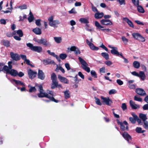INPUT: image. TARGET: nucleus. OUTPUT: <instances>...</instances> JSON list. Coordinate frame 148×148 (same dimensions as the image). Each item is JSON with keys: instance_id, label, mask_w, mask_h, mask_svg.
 I'll list each match as a JSON object with an SVG mask.
<instances>
[{"instance_id": "obj_1", "label": "nucleus", "mask_w": 148, "mask_h": 148, "mask_svg": "<svg viewBox=\"0 0 148 148\" xmlns=\"http://www.w3.org/2000/svg\"><path fill=\"white\" fill-rule=\"evenodd\" d=\"M36 86L39 88L38 91L40 92L37 94V96L39 97L43 98L45 97L49 99L50 100L55 103L59 102V101L58 100L55 99L53 97L49 96L47 93L44 92V90L43 89L42 86L41 85H36Z\"/></svg>"}, {"instance_id": "obj_2", "label": "nucleus", "mask_w": 148, "mask_h": 148, "mask_svg": "<svg viewBox=\"0 0 148 148\" xmlns=\"http://www.w3.org/2000/svg\"><path fill=\"white\" fill-rule=\"evenodd\" d=\"M78 60L82 65V68L87 72H89L90 71V68L89 67L87 66H88V64L86 62L80 57L78 58Z\"/></svg>"}, {"instance_id": "obj_3", "label": "nucleus", "mask_w": 148, "mask_h": 148, "mask_svg": "<svg viewBox=\"0 0 148 148\" xmlns=\"http://www.w3.org/2000/svg\"><path fill=\"white\" fill-rule=\"evenodd\" d=\"M133 38L136 40L142 42L145 41V39L141 34L138 33H134L132 34Z\"/></svg>"}, {"instance_id": "obj_4", "label": "nucleus", "mask_w": 148, "mask_h": 148, "mask_svg": "<svg viewBox=\"0 0 148 148\" xmlns=\"http://www.w3.org/2000/svg\"><path fill=\"white\" fill-rule=\"evenodd\" d=\"M35 41L39 44H43V45L45 47L47 46L50 47L51 45L50 43L48 42L47 40L45 38H42L41 39H38L35 40Z\"/></svg>"}, {"instance_id": "obj_5", "label": "nucleus", "mask_w": 148, "mask_h": 148, "mask_svg": "<svg viewBox=\"0 0 148 148\" xmlns=\"http://www.w3.org/2000/svg\"><path fill=\"white\" fill-rule=\"evenodd\" d=\"M101 98L102 100V102L103 104L105 103L108 106H110L112 103V101L108 97L106 98L101 96Z\"/></svg>"}, {"instance_id": "obj_6", "label": "nucleus", "mask_w": 148, "mask_h": 148, "mask_svg": "<svg viewBox=\"0 0 148 148\" xmlns=\"http://www.w3.org/2000/svg\"><path fill=\"white\" fill-rule=\"evenodd\" d=\"M124 139L129 142L130 140H132V138L131 136L127 132H125L121 134Z\"/></svg>"}, {"instance_id": "obj_7", "label": "nucleus", "mask_w": 148, "mask_h": 148, "mask_svg": "<svg viewBox=\"0 0 148 148\" xmlns=\"http://www.w3.org/2000/svg\"><path fill=\"white\" fill-rule=\"evenodd\" d=\"M28 74L29 78L32 79L36 77L37 73L33 71L32 69H30L28 71Z\"/></svg>"}, {"instance_id": "obj_8", "label": "nucleus", "mask_w": 148, "mask_h": 148, "mask_svg": "<svg viewBox=\"0 0 148 148\" xmlns=\"http://www.w3.org/2000/svg\"><path fill=\"white\" fill-rule=\"evenodd\" d=\"M12 63V61H9L8 63V66L6 65H4L3 66V69H4V70L6 71V73L7 72L9 71L10 69H12V66L11 64Z\"/></svg>"}, {"instance_id": "obj_9", "label": "nucleus", "mask_w": 148, "mask_h": 148, "mask_svg": "<svg viewBox=\"0 0 148 148\" xmlns=\"http://www.w3.org/2000/svg\"><path fill=\"white\" fill-rule=\"evenodd\" d=\"M11 57L14 60L17 61L20 60V56L17 53H14L13 52L10 53Z\"/></svg>"}, {"instance_id": "obj_10", "label": "nucleus", "mask_w": 148, "mask_h": 148, "mask_svg": "<svg viewBox=\"0 0 148 148\" xmlns=\"http://www.w3.org/2000/svg\"><path fill=\"white\" fill-rule=\"evenodd\" d=\"M136 92L138 94L142 96H145L146 95L145 90L141 88H136Z\"/></svg>"}, {"instance_id": "obj_11", "label": "nucleus", "mask_w": 148, "mask_h": 148, "mask_svg": "<svg viewBox=\"0 0 148 148\" xmlns=\"http://www.w3.org/2000/svg\"><path fill=\"white\" fill-rule=\"evenodd\" d=\"M100 22L102 25H105L112 24V22L109 19H103Z\"/></svg>"}, {"instance_id": "obj_12", "label": "nucleus", "mask_w": 148, "mask_h": 148, "mask_svg": "<svg viewBox=\"0 0 148 148\" xmlns=\"http://www.w3.org/2000/svg\"><path fill=\"white\" fill-rule=\"evenodd\" d=\"M42 62L43 64L45 65L52 64L55 65L56 64L55 62L53 60H51L49 59L43 60Z\"/></svg>"}, {"instance_id": "obj_13", "label": "nucleus", "mask_w": 148, "mask_h": 148, "mask_svg": "<svg viewBox=\"0 0 148 148\" xmlns=\"http://www.w3.org/2000/svg\"><path fill=\"white\" fill-rule=\"evenodd\" d=\"M45 75L42 70L39 69L38 73V78L42 80L44 79Z\"/></svg>"}, {"instance_id": "obj_14", "label": "nucleus", "mask_w": 148, "mask_h": 148, "mask_svg": "<svg viewBox=\"0 0 148 148\" xmlns=\"http://www.w3.org/2000/svg\"><path fill=\"white\" fill-rule=\"evenodd\" d=\"M58 78L62 82L66 84H68L69 83V80L67 78L65 77H62L60 75H58Z\"/></svg>"}, {"instance_id": "obj_15", "label": "nucleus", "mask_w": 148, "mask_h": 148, "mask_svg": "<svg viewBox=\"0 0 148 148\" xmlns=\"http://www.w3.org/2000/svg\"><path fill=\"white\" fill-rule=\"evenodd\" d=\"M6 73L11 75L12 76L16 77L18 76V72L15 69H12L9 71L7 72Z\"/></svg>"}, {"instance_id": "obj_16", "label": "nucleus", "mask_w": 148, "mask_h": 148, "mask_svg": "<svg viewBox=\"0 0 148 148\" xmlns=\"http://www.w3.org/2000/svg\"><path fill=\"white\" fill-rule=\"evenodd\" d=\"M130 103L132 108L133 109H136L137 108H139L140 107L139 105H137L134 103V102L132 100H130Z\"/></svg>"}, {"instance_id": "obj_17", "label": "nucleus", "mask_w": 148, "mask_h": 148, "mask_svg": "<svg viewBox=\"0 0 148 148\" xmlns=\"http://www.w3.org/2000/svg\"><path fill=\"white\" fill-rule=\"evenodd\" d=\"M47 52L49 54L55 57L59 62H60L61 61L60 59L58 58L57 55L55 54L53 52H51L50 50H47Z\"/></svg>"}, {"instance_id": "obj_18", "label": "nucleus", "mask_w": 148, "mask_h": 148, "mask_svg": "<svg viewBox=\"0 0 148 148\" xmlns=\"http://www.w3.org/2000/svg\"><path fill=\"white\" fill-rule=\"evenodd\" d=\"M1 43L4 46L7 47H9L10 46V41L8 40L3 39L1 40Z\"/></svg>"}, {"instance_id": "obj_19", "label": "nucleus", "mask_w": 148, "mask_h": 148, "mask_svg": "<svg viewBox=\"0 0 148 148\" xmlns=\"http://www.w3.org/2000/svg\"><path fill=\"white\" fill-rule=\"evenodd\" d=\"M103 15L104 14L103 12L99 13L98 12L95 13L94 15V17L97 19L101 18L103 17Z\"/></svg>"}, {"instance_id": "obj_20", "label": "nucleus", "mask_w": 148, "mask_h": 148, "mask_svg": "<svg viewBox=\"0 0 148 148\" xmlns=\"http://www.w3.org/2000/svg\"><path fill=\"white\" fill-rule=\"evenodd\" d=\"M60 23L59 21L58 20H54L51 23H50L49 25L54 27H57V25Z\"/></svg>"}, {"instance_id": "obj_21", "label": "nucleus", "mask_w": 148, "mask_h": 148, "mask_svg": "<svg viewBox=\"0 0 148 148\" xmlns=\"http://www.w3.org/2000/svg\"><path fill=\"white\" fill-rule=\"evenodd\" d=\"M117 48L116 47V49L114 48L112 49L111 50V53L114 55H116L117 56H121V54H122V53H119V52L117 51Z\"/></svg>"}, {"instance_id": "obj_22", "label": "nucleus", "mask_w": 148, "mask_h": 148, "mask_svg": "<svg viewBox=\"0 0 148 148\" xmlns=\"http://www.w3.org/2000/svg\"><path fill=\"white\" fill-rule=\"evenodd\" d=\"M117 124L120 125V128L122 131H124L125 130V126L123 125V123L119 121L118 119L116 120Z\"/></svg>"}, {"instance_id": "obj_23", "label": "nucleus", "mask_w": 148, "mask_h": 148, "mask_svg": "<svg viewBox=\"0 0 148 148\" xmlns=\"http://www.w3.org/2000/svg\"><path fill=\"white\" fill-rule=\"evenodd\" d=\"M123 21L126 22L130 27H134V25L131 21L127 18H123Z\"/></svg>"}, {"instance_id": "obj_24", "label": "nucleus", "mask_w": 148, "mask_h": 148, "mask_svg": "<svg viewBox=\"0 0 148 148\" xmlns=\"http://www.w3.org/2000/svg\"><path fill=\"white\" fill-rule=\"evenodd\" d=\"M42 48L41 47L34 46L32 51L38 53H40L42 51Z\"/></svg>"}, {"instance_id": "obj_25", "label": "nucleus", "mask_w": 148, "mask_h": 148, "mask_svg": "<svg viewBox=\"0 0 148 148\" xmlns=\"http://www.w3.org/2000/svg\"><path fill=\"white\" fill-rule=\"evenodd\" d=\"M32 31L37 35H40L41 34V29L38 27H36L33 29Z\"/></svg>"}, {"instance_id": "obj_26", "label": "nucleus", "mask_w": 148, "mask_h": 148, "mask_svg": "<svg viewBox=\"0 0 148 148\" xmlns=\"http://www.w3.org/2000/svg\"><path fill=\"white\" fill-rule=\"evenodd\" d=\"M28 88H29V89L28 90V91L29 92H35L37 90L35 87V86H32L30 85H28ZM28 91V90H27Z\"/></svg>"}, {"instance_id": "obj_27", "label": "nucleus", "mask_w": 148, "mask_h": 148, "mask_svg": "<svg viewBox=\"0 0 148 148\" xmlns=\"http://www.w3.org/2000/svg\"><path fill=\"white\" fill-rule=\"evenodd\" d=\"M139 117L143 121L144 123L145 122H146V120L147 119L146 115L143 113H140L139 114Z\"/></svg>"}, {"instance_id": "obj_28", "label": "nucleus", "mask_w": 148, "mask_h": 148, "mask_svg": "<svg viewBox=\"0 0 148 148\" xmlns=\"http://www.w3.org/2000/svg\"><path fill=\"white\" fill-rule=\"evenodd\" d=\"M138 77H140L143 80H144L145 78V75L144 72L140 71Z\"/></svg>"}, {"instance_id": "obj_29", "label": "nucleus", "mask_w": 148, "mask_h": 148, "mask_svg": "<svg viewBox=\"0 0 148 148\" xmlns=\"http://www.w3.org/2000/svg\"><path fill=\"white\" fill-rule=\"evenodd\" d=\"M12 81L14 82L17 85H20L25 86L24 84L21 81L16 80L14 79H12Z\"/></svg>"}, {"instance_id": "obj_30", "label": "nucleus", "mask_w": 148, "mask_h": 148, "mask_svg": "<svg viewBox=\"0 0 148 148\" xmlns=\"http://www.w3.org/2000/svg\"><path fill=\"white\" fill-rule=\"evenodd\" d=\"M137 7V10L138 12L140 13H144L145 12V10L143 7L139 5V4L138 5H136Z\"/></svg>"}, {"instance_id": "obj_31", "label": "nucleus", "mask_w": 148, "mask_h": 148, "mask_svg": "<svg viewBox=\"0 0 148 148\" xmlns=\"http://www.w3.org/2000/svg\"><path fill=\"white\" fill-rule=\"evenodd\" d=\"M65 98L67 99L70 97V93L68 90H66L64 92Z\"/></svg>"}, {"instance_id": "obj_32", "label": "nucleus", "mask_w": 148, "mask_h": 148, "mask_svg": "<svg viewBox=\"0 0 148 148\" xmlns=\"http://www.w3.org/2000/svg\"><path fill=\"white\" fill-rule=\"evenodd\" d=\"M79 21L82 23L87 24L89 23V21L88 19L85 18H81L79 20Z\"/></svg>"}, {"instance_id": "obj_33", "label": "nucleus", "mask_w": 148, "mask_h": 148, "mask_svg": "<svg viewBox=\"0 0 148 148\" xmlns=\"http://www.w3.org/2000/svg\"><path fill=\"white\" fill-rule=\"evenodd\" d=\"M134 67L136 69H138L140 66V63L138 61H134L133 63Z\"/></svg>"}, {"instance_id": "obj_34", "label": "nucleus", "mask_w": 148, "mask_h": 148, "mask_svg": "<svg viewBox=\"0 0 148 148\" xmlns=\"http://www.w3.org/2000/svg\"><path fill=\"white\" fill-rule=\"evenodd\" d=\"M51 78L52 82L57 81L56 75L54 73H53L51 75Z\"/></svg>"}, {"instance_id": "obj_35", "label": "nucleus", "mask_w": 148, "mask_h": 148, "mask_svg": "<svg viewBox=\"0 0 148 148\" xmlns=\"http://www.w3.org/2000/svg\"><path fill=\"white\" fill-rule=\"evenodd\" d=\"M54 39L55 41L57 43H60L62 40L61 37H54Z\"/></svg>"}, {"instance_id": "obj_36", "label": "nucleus", "mask_w": 148, "mask_h": 148, "mask_svg": "<svg viewBox=\"0 0 148 148\" xmlns=\"http://www.w3.org/2000/svg\"><path fill=\"white\" fill-rule=\"evenodd\" d=\"M101 55L106 60H108L109 59V55L108 53L103 52L101 53Z\"/></svg>"}, {"instance_id": "obj_37", "label": "nucleus", "mask_w": 148, "mask_h": 148, "mask_svg": "<svg viewBox=\"0 0 148 148\" xmlns=\"http://www.w3.org/2000/svg\"><path fill=\"white\" fill-rule=\"evenodd\" d=\"M89 46L90 49L92 50L97 51L99 49L98 47L95 46L92 43Z\"/></svg>"}, {"instance_id": "obj_38", "label": "nucleus", "mask_w": 148, "mask_h": 148, "mask_svg": "<svg viewBox=\"0 0 148 148\" xmlns=\"http://www.w3.org/2000/svg\"><path fill=\"white\" fill-rule=\"evenodd\" d=\"M136 118H133L132 117H130L129 118L130 121L133 124H134L136 123Z\"/></svg>"}, {"instance_id": "obj_39", "label": "nucleus", "mask_w": 148, "mask_h": 148, "mask_svg": "<svg viewBox=\"0 0 148 148\" xmlns=\"http://www.w3.org/2000/svg\"><path fill=\"white\" fill-rule=\"evenodd\" d=\"M67 57V55L65 53L60 54L59 57L62 60H64Z\"/></svg>"}, {"instance_id": "obj_40", "label": "nucleus", "mask_w": 148, "mask_h": 148, "mask_svg": "<svg viewBox=\"0 0 148 148\" xmlns=\"http://www.w3.org/2000/svg\"><path fill=\"white\" fill-rule=\"evenodd\" d=\"M16 33L20 37H22L23 35V33L22 30L19 29L17 31Z\"/></svg>"}, {"instance_id": "obj_41", "label": "nucleus", "mask_w": 148, "mask_h": 148, "mask_svg": "<svg viewBox=\"0 0 148 148\" xmlns=\"http://www.w3.org/2000/svg\"><path fill=\"white\" fill-rule=\"evenodd\" d=\"M57 87V81L52 82V84L51 85V88L52 89H54L55 88Z\"/></svg>"}, {"instance_id": "obj_42", "label": "nucleus", "mask_w": 148, "mask_h": 148, "mask_svg": "<svg viewBox=\"0 0 148 148\" xmlns=\"http://www.w3.org/2000/svg\"><path fill=\"white\" fill-rule=\"evenodd\" d=\"M95 101L96 103L98 105L101 106L102 105V103L101 102L100 100L98 98L96 97H95Z\"/></svg>"}, {"instance_id": "obj_43", "label": "nucleus", "mask_w": 148, "mask_h": 148, "mask_svg": "<svg viewBox=\"0 0 148 148\" xmlns=\"http://www.w3.org/2000/svg\"><path fill=\"white\" fill-rule=\"evenodd\" d=\"M95 25L98 28L100 29L101 28H103L104 27L101 25L97 21H96L95 22Z\"/></svg>"}, {"instance_id": "obj_44", "label": "nucleus", "mask_w": 148, "mask_h": 148, "mask_svg": "<svg viewBox=\"0 0 148 148\" xmlns=\"http://www.w3.org/2000/svg\"><path fill=\"white\" fill-rule=\"evenodd\" d=\"M90 73L92 77H94L95 78H97V74L95 71L92 70L90 72Z\"/></svg>"}, {"instance_id": "obj_45", "label": "nucleus", "mask_w": 148, "mask_h": 148, "mask_svg": "<svg viewBox=\"0 0 148 148\" xmlns=\"http://www.w3.org/2000/svg\"><path fill=\"white\" fill-rule=\"evenodd\" d=\"M24 63H26L28 65L30 66H31L33 67L34 66L30 64V61L29 60L26 59L24 61Z\"/></svg>"}, {"instance_id": "obj_46", "label": "nucleus", "mask_w": 148, "mask_h": 148, "mask_svg": "<svg viewBox=\"0 0 148 148\" xmlns=\"http://www.w3.org/2000/svg\"><path fill=\"white\" fill-rule=\"evenodd\" d=\"M27 47H29L30 48V49L32 51L34 46L31 43H27Z\"/></svg>"}, {"instance_id": "obj_47", "label": "nucleus", "mask_w": 148, "mask_h": 148, "mask_svg": "<svg viewBox=\"0 0 148 148\" xmlns=\"http://www.w3.org/2000/svg\"><path fill=\"white\" fill-rule=\"evenodd\" d=\"M134 99L135 101H138L141 102L142 101V99L141 98L138 97L136 95L134 96Z\"/></svg>"}, {"instance_id": "obj_48", "label": "nucleus", "mask_w": 148, "mask_h": 148, "mask_svg": "<svg viewBox=\"0 0 148 148\" xmlns=\"http://www.w3.org/2000/svg\"><path fill=\"white\" fill-rule=\"evenodd\" d=\"M132 3L134 5H138L139 3L138 0H132Z\"/></svg>"}, {"instance_id": "obj_49", "label": "nucleus", "mask_w": 148, "mask_h": 148, "mask_svg": "<svg viewBox=\"0 0 148 148\" xmlns=\"http://www.w3.org/2000/svg\"><path fill=\"white\" fill-rule=\"evenodd\" d=\"M57 69L60 70L63 73H65L64 69L62 66H60L59 67H57L55 70V71H57Z\"/></svg>"}, {"instance_id": "obj_50", "label": "nucleus", "mask_w": 148, "mask_h": 148, "mask_svg": "<svg viewBox=\"0 0 148 148\" xmlns=\"http://www.w3.org/2000/svg\"><path fill=\"white\" fill-rule=\"evenodd\" d=\"M19 8L21 10L26 9L27 8V6L26 5L23 4L22 5L20 6Z\"/></svg>"}, {"instance_id": "obj_51", "label": "nucleus", "mask_w": 148, "mask_h": 148, "mask_svg": "<svg viewBox=\"0 0 148 148\" xmlns=\"http://www.w3.org/2000/svg\"><path fill=\"white\" fill-rule=\"evenodd\" d=\"M116 91L115 89H112L110 90L109 92V94L110 95L114 94L116 93Z\"/></svg>"}, {"instance_id": "obj_52", "label": "nucleus", "mask_w": 148, "mask_h": 148, "mask_svg": "<svg viewBox=\"0 0 148 148\" xmlns=\"http://www.w3.org/2000/svg\"><path fill=\"white\" fill-rule=\"evenodd\" d=\"M142 128L140 127H137L136 129V131L138 133H141Z\"/></svg>"}, {"instance_id": "obj_53", "label": "nucleus", "mask_w": 148, "mask_h": 148, "mask_svg": "<svg viewBox=\"0 0 148 148\" xmlns=\"http://www.w3.org/2000/svg\"><path fill=\"white\" fill-rule=\"evenodd\" d=\"M117 1L119 2L120 5H125V0H117Z\"/></svg>"}, {"instance_id": "obj_54", "label": "nucleus", "mask_w": 148, "mask_h": 148, "mask_svg": "<svg viewBox=\"0 0 148 148\" xmlns=\"http://www.w3.org/2000/svg\"><path fill=\"white\" fill-rule=\"evenodd\" d=\"M122 41L125 43H127L128 42V39L126 38L125 36H122L121 38Z\"/></svg>"}, {"instance_id": "obj_55", "label": "nucleus", "mask_w": 148, "mask_h": 148, "mask_svg": "<svg viewBox=\"0 0 148 148\" xmlns=\"http://www.w3.org/2000/svg\"><path fill=\"white\" fill-rule=\"evenodd\" d=\"M116 82L119 85H121L123 84V82L120 79H117Z\"/></svg>"}, {"instance_id": "obj_56", "label": "nucleus", "mask_w": 148, "mask_h": 148, "mask_svg": "<svg viewBox=\"0 0 148 148\" xmlns=\"http://www.w3.org/2000/svg\"><path fill=\"white\" fill-rule=\"evenodd\" d=\"M121 108L123 110H125L127 109V106L125 103H123L122 104Z\"/></svg>"}, {"instance_id": "obj_57", "label": "nucleus", "mask_w": 148, "mask_h": 148, "mask_svg": "<svg viewBox=\"0 0 148 148\" xmlns=\"http://www.w3.org/2000/svg\"><path fill=\"white\" fill-rule=\"evenodd\" d=\"M144 127L147 130H148V122L146 121L144 123Z\"/></svg>"}, {"instance_id": "obj_58", "label": "nucleus", "mask_w": 148, "mask_h": 148, "mask_svg": "<svg viewBox=\"0 0 148 148\" xmlns=\"http://www.w3.org/2000/svg\"><path fill=\"white\" fill-rule=\"evenodd\" d=\"M40 20L38 19L36 21V25L39 26H40L41 24L40 23Z\"/></svg>"}, {"instance_id": "obj_59", "label": "nucleus", "mask_w": 148, "mask_h": 148, "mask_svg": "<svg viewBox=\"0 0 148 148\" xmlns=\"http://www.w3.org/2000/svg\"><path fill=\"white\" fill-rule=\"evenodd\" d=\"M48 20L49 21V24L51 23L53 21V16H51L48 18Z\"/></svg>"}, {"instance_id": "obj_60", "label": "nucleus", "mask_w": 148, "mask_h": 148, "mask_svg": "<svg viewBox=\"0 0 148 148\" xmlns=\"http://www.w3.org/2000/svg\"><path fill=\"white\" fill-rule=\"evenodd\" d=\"M77 47L75 46H72L70 49V50L71 51H75L76 50Z\"/></svg>"}, {"instance_id": "obj_61", "label": "nucleus", "mask_w": 148, "mask_h": 148, "mask_svg": "<svg viewBox=\"0 0 148 148\" xmlns=\"http://www.w3.org/2000/svg\"><path fill=\"white\" fill-rule=\"evenodd\" d=\"M0 22L1 24L5 25L6 23V21L4 19L2 18L0 20Z\"/></svg>"}, {"instance_id": "obj_62", "label": "nucleus", "mask_w": 148, "mask_h": 148, "mask_svg": "<svg viewBox=\"0 0 148 148\" xmlns=\"http://www.w3.org/2000/svg\"><path fill=\"white\" fill-rule=\"evenodd\" d=\"M92 11L94 12H98V11L97 9L96 8V7H95L93 5H92Z\"/></svg>"}, {"instance_id": "obj_63", "label": "nucleus", "mask_w": 148, "mask_h": 148, "mask_svg": "<svg viewBox=\"0 0 148 148\" xmlns=\"http://www.w3.org/2000/svg\"><path fill=\"white\" fill-rule=\"evenodd\" d=\"M34 17L33 16H29L28 18L29 22V23L32 22L34 19Z\"/></svg>"}, {"instance_id": "obj_64", "label": "nucleus", "mask_w": 148, "mask_h": 148, "mask_svg": "<svg viewBox=\"0 0 148 148\" xmlns=\"http://www.w3.org/2000/svg\"><path fill=\"white\" fill-rule=\"evenodd\" d=\"M65 66L66 68L68 70H69L71 69V67L70 65L68 63H66L65 64Z\"/></svg>"}]
</instances>
